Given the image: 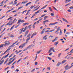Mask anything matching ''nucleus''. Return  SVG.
I'll return each instance as SVG.
<instances>
[{
    "instance_id": "1",
    "label": "nucleus",
    "mask_w": 73,
    "mask_h": 73,
    "mask_svg": "<svg viewBox=\"0 0 73 73\" xmlns=\"http://www.w3.org/2000/svg\"><path fill=\"white\" fill-rule=\"evenodd\" d=\"M46 6L47 5H46L45 6L43 7L42 8H41L40 9H39L38 11L35 12V14H37V13H39V12L42 9H44V8H45L46 7Z\"/></svg>"
},
{
    "instance_id": "2",
    "label": "nucleus",
    "mask_w": 73,
    "mask_h": 73,
    "mask_svg": "<svg viewBox=\"0 0 73 73\" xmlns=\"http://www.w3.org/2000/svg\"><path fill=\"white\" fill-rule=\"evenodd\" d=\"M5 44L4 46H7V45H9L11 44V42L9 41H5Z\"/></svg>"
},
{
    "instance_id": "3",
    "label": "nucleus",
    "mask_w": 73,
    "mask_h": 73,
    "mask_svg": "<svg viewBox=\"0 0 73 73\" xmlns=\"http://www.w3.org/2000/svg\"><path fill=\"white\" fill-rule=\"evenodd\" d=\"M64 68L65 70H68V69H69L70 68L68 66V65H66L64 67Z\"/></svg>"
},
{
    "instance_id": "4",
    "label": "nucleus",
    "mask_w": 73,
    "mask_h": 73,
    "mask_svg": "<svg viewBox=\"0 0 73 73\" xmlns=\"http://www.w3.org/2000/svg\"><path fill=\"white\" fill-rule=\"evenodd\" d=\"M47 36H48V35H46L42 37L43 40H44V39L45 40H46L47 38H48L47 37H46V38H45V37H47Z\"/></svg>"
},
{
    "instance_id": "5",
    "label": "nucleus",
    "mask_w": 73,
    "mask_h": 73,
    "mask_svg": "<svg viewBox=\"0 0 73 73\" xmlns=\"http://www.w3.org/2000/svg\"><path fill=\"white\" fill-rule=\"evenodd\" d=\"M60 27H59L58 28H57V31H55L54 32V33H57V32H58V31H60V30H61V29H60Z\"/></svg>"
},
{
    "instance_id": "6",
    "label": "nucleus",
    "mask_w": 73,
    "mask_h": 73,
    "mask_svg": "<svg viewBox=\"0 0 73 73\" xmlns=\"http://www.w3.org/2000/svg\"><path fill=\"white\" fill-rule=\"evenodd\" d=\"M11 48H8L7 49V50L4 52V53H3V54H5V53H7V52H8V51H9V50H11Z\"/></svg>"
},
{
    "instance_id": "7",
    "label": "nucleus",
    "mask_w": 73,
    "mask_h": 73,
    "mask_svg": "<svg viewBox=\"0 0 73 73\" xmlns=\"http://www.w3.org/2000/svg\"><path fill=\"white\" fill-rule=\"evenodd\" d=\"M11 48H8L7 49V50L4 52V53H3V54H5V53H7V52H8V51H9V50H11Z\"/></svg>"
},
{
    "instance_id": "8",
    "label": "nucleus",
    "mask_w": 73,
    "mask_h": 73,
    "mask_svg": "<svg viewBox=\"0 0 73 73\" xmlns=\"http://www.w3.org/2000/svg\"><path fill=\"white\" fill-rule=\"evenodd\" d=\"M54 49V47H52L49 50V52H48V53H50L51 52V50H53Z\"/></svg>"
},
{
    "instance_id": "9",
    "label": "nucleus",
    "mask_w": 73,
    "mask_h": 73,
    "mask_svg": "<svg viewBox=\"0 0 73 73\" xmlns=\"http://www.w3.org/2000/svg\"><path fill=\"white\" fill-rule=\"evenodd\" d=\"M32 45H33V44H31L29 46L27 47V49H30L31 48V47H33V46H32Z\"/></svg>"
},
{
    "instance_id": "10",
    "label": "nucleus",
    "mask_w": 73,
    "mask_h": 73,
    "mask_svg": "<svg viewBox=\"0 0 73 73\" xmlns=\"http://www.w3.org/2000/svg\"><path fill=\"white\" fill-rule=\"evenodd\" d=\"M29 32V31L28 30L27 31L25 32V36H27L28 35V32Z\"/></svg>"
},
{
    "instance_id": "11",
    "label": "nucleus",
    "mask_w": 73,
    "mask_h": 73,
    "mask_svg": "<svg viewBox=\"0 0 73 73\" xmlns=\"http://www.w3.org/2000/svg\"><path fill=\"white\" fill-rule=\"evenodd\" d=\"M14 46H15V44L13 43L12 44V45L9 46L8 48H12V47H14Z\"/></svg>"
},
{
    "instance_id": "12",
    "label": "nucleus",
    "mask_w": 73,
    "mask_h": 73,
    "mask_svg": "<svg viewBox=\"0 0 73 73\" xmlns=\"http://www.w3.org/2000/svg\"><path fill=\"white\" fill-rule=\"evenodd\" d=\"M62 19L63 20V21H65V22H66V23H69L68 21H67L66 20L64 19V18H62Z\"/></svg>"
},
{
    "instance_id": "13",
    "label": "nucleus",
    "mask_w": 73,
    "mask_h": 73,
    "mask_svg": "<svg viewBox=\"0 0 73 73\" xmlns=\"http://www.w3.org/2000/svg\"><path fill=\"white\" fill-rule=\"evenodd\" d=\"M31 38L30 37H29L26 40V43H28V41Z\"/></svg>"
},
{
    "instance_id": "14",
    "label": "nucleus",
    "mask_w": 73,
    "mask_h": 73,
    "mask_svg": "<svg viewBox=\"0 0 73 73\" xmlns=\"http://www.w3.org/2000/svg\"><path fill=\"white\" fill-rule=\"evenodd\" d=\"M61 64V63H60V62H58L57 64L56 65V66H59Z\"/></svg>"
},
{
    "instance_id": "15",
    "label": "nucleus",
    "mask_w": 73,
    "mask_h": 73,
    "mask_svg": "<svg viewBox=\"0 0 73 73\" xmlns=\"http://www.w3.org/2000/svg\"><path fill=\"white\" fill-rule=\"evenodd\" d=\"M58 44V42H55L54 44V45H55L56 46V45H57V44Z\"/></svg>"
},
{
    "instance_id": "16",
    "label": "nucleus",
    "mask_w": 73,
    "mask_h": 73,
    "mask_svg": "<svg viewBox=\"0 0 73 73\" xmlns=\"http://www.w3.org/2000/svg\"><path fill=\"white\" fill-rule=\"evenodd\" d=\"M62 31H61V30H60V32L59 33V35L61 36V35H62Z\"/></svg>"
},
{
    "instance_id": "17",
    "label": "nucleus",
    "mask_w": 73,
    "mask_h": 73,
    "mask_svg": "<svg viewBox=\"0 0 73 73\" xmlns=\"http://www.w3.org/2000/svg\"><path fill=\"white\" fill-rule=\"evenodd\" d=\"M21 19L18 20V22L17 23V24H19L20 23H21Z\"/></svg>"
},
{
    "instance_id": "18",
    "label": "nucleus",
    "mask_w": 73,
    "mask_h": 73,
    "mask_svg": "<svg viewBox=\"0 0 73 73\" xmlns=\"http://www.w3.org/2000/svg\"><path fill=\"white\" fill-rule=\"evenodd\" d=\"M32 25H29L28 27V28H29V29H31L32 28V27H31V26H32Z\"/></svg>"
},
{
    "instance_id": "19",
    "label": "nucleus",
    "mask_w": 73,
    "mask_h": 73,
    "mask_svg": "<svg viewBox=\"0 0 73 73\" xmlns=\"http://www.w3.org/2000/svg\"><path fill=\"white\" fill-rule=\"evenodd\" d=\"M31 4V2H29V3H27L26 4V5H25V6L27 7V6H28V5H29V4Z\"/></svg>"
},
{
    "instance_id": "20",
    "label": "nucleus",
    "mask_w": 73,
    "mask_h": 73,
    "mask_svg": "<svg viewBox=\"0 0 73 73\" xmlns=\"http://www.w3.org/2000/svg\"><path fill=\"white\" fill-rule=\"evenodd\" d=\"M49 21L48 20H45V21H44L43 22V23H47V22H48Z\"/></svg>"
},
{
    "instance_id": "21",
    "label": "nucleus",
    "mask_w": 73,
    "mask_h": 73,
    "mask_svg": "<svg viewBox=\"0 0 73 73\" xmlns=\"http://www.w3.org/2000/svg\"><path fill=\"white\" fill-rule=\"evenodd\" d=\"M26 44H27V43H26V42H25L23 44H21V45H22L24 47V46H25V45Z\"/></svg>"
},
{
    "instance_id": "22",
    "label": "nucleus",
    "mask_w": 73,
    "mask_h": 73,
    "mask_svg": "<svg viewBox=\"0 0 73 73\" xmlns=\"http://www.w3.org/2000/svg\"><path fill=\"white\" fill-rule=\"evenodd\" d=\"M48 16H45L44 17V20H46V19L48 18Z\"/></svg>"
},
{
    "instance_id": "23",
    "label": "nucleus",
    "mask_w": 73,
    "mask_h": 73,
    "mask_svg": "<svg viewBox=\"0 0 73 73\" xmlns=\"http://www.w3.org/2000/svg\"><path fill=\"white\" fill-rule=\"evenodd\" d=\"M49 10L50 11H51V12L53 11V10H52V8L50 7H49Z\"/></svg>"
},
{
    "instance_id": "24",
    "label": "nucleus",
    "mask_w": 73,
    "mask_h": 73,
    "mask_svg": "<svg viewBox=\"0 0 73 73\" xmlns=\"http://www.w3.org/2000/svg\"><path fill=\"white\" fill-rule=\"evenodd\" d=\"M15 27V25H13L11 28L10 29V31H11V29H13V27Z\"/></svg>"
},
{
    "instance_id": "25",
    "label": "nucleus",
    "mask_w": 73,
    "mask_h": 73,
    "mask_svg": "<svg viewBox=\"0 0 73 73\" xmlns=\"http://www.w3.org/2000/svg\"><path fill=\"white\" fill-rule=\"evenodd\" d=\"M11 23V21H9L8 23L6 24L5 25V26H6V25H10V24H9V23Z\"/></svg>"
},
{
    "instance_id": "26",
    "label": "nucleus",
    "mask_w": 73,
    "mask_h": 73,
    "mask_svg": "<svg viewBox=\"0 0 73 73\" xmlns=\"http://www.w3.org/2000/svg\"><path fill=\"white\" fill-rule=\"evenodd\" d=\"M41 50H40L39 51H38V52H37V53H38V54H39L40 52L41 51Z\"/></svg>"
},
{
    "instance_id": "27",
    "label": "nucleus",
    "mask_w": 73,
    "mask_h": 73,
    "mask_svg": "<svg viewBox=\"0 0 73 73\" xmlns=\"http://www.w3.org/2000/svg\"><path fill=\"white\" fill-rule=\"evenodd\" d=\"M23 8V6H21L19 7L18 8V9H20L21 8Z\"/></svg>"
},
{
    "instance_id": "28",
    "label": "nucleus",
    "mask_w": 73,
    "mask_h": 73,
    "mask_svg": "<svg viewBox=\"0 0 73 73\" xmlns=\"http://www.w3.org/2000/svg\"><path fill=\"white\" fill-rule=\"evenodd\" d=\"M27 24H29V23H26L23 24V26H24L25 25H26Z\"/></svg>"
},
{
    "instance_id": "29",
    "label": "nucleus",
    "mask_w": 73,
    "mask_h": 73,
    "mask_svg": "<svg viewBox=\"0 0 73 73\" xmlns=\"http://www.w3.org/2000/svg\"><path fill=\"white\" fill-rule=\"evenodd\" d=\"M23 37V35H22L21 36H19L18 37V38H19V39H20V38H21V37Z\"/></svg>"
},
{
    "instance_id": "30",
    "label": "nucleus",
    "mask_w": 73,
    "mask_h": 73,
    "mask_svg": "<svg viewBox=\"0 0 73 73\" xmlns=\"http://www.w3.org/2000/svg\"><path fill=\"white\" fill-rule=\"evenodd\" d=\"M27 10H26L25 11H23L22 12V14H24V12H27Z\"/></svg>"
},
{
    "instance_id": "31",
    "label": "nucleus",
    "mask_w": 73,
    "mask_h": 73,
    "mask_svg": "<svg viewBox=\"0 0 73 73\" xmlns=\"http://www.w3.org/2000/svg\"><path fill=\"white\" fill-rule=\"evenodd\" d=\"M40 6H39V7H38L37 9H36L35 10H34V11H36V10H37V9H38L39 8H40Z\"/></svg>"
},
{
    "instance_id": "32",
    "label": "nucleus",
    "mask_w": 73,
    "mask_h": 73,
    "mask_svg": "<svg viewBox=\"0 0 73 73\" xmlns=\"http://www.w3.org/2000/svg\"><path fill=\"white\" fill-rule=\"evenodd\" d=\"M35 69H35V68L33 69V70H31V72H34V71H35Z\"/></svg>"
},
{
    "instance_id": "33",
    "label": "nucleus",
    "mask_w": 73,
    "mask_h": 73,
    "mask_svg": "<svg viewBox=\"0 0 73 73\" xmlns=\"http://www.w3.org/2000/svg\"><path fill=\"white\" fill-rule=\"evenodd\" d=\"M15 22L14 21H13L11 23V24H10V25H9V26H11V25L12 24H13Z\"/></svg>"
},
{
    "instance_id": "34",
    "label": "nucleus",
    "mask_w": 73,
    "mask_h": 73,
    "mask_svg": "<svg viewBox=\"0 0 73 73\" xmlns=\"http://www.w3.org/2000/svg\"><path fill=\"white\" fill-rule=\"evenodd\" d=\"M21 47L22 48H23L24 47L23 46H22V45H21L19 47V48H20Z\"/></svg>"
},
{
    "instance_id": "35",
    "label": "nucleus",
    "mask_w": 73,
    "mask_h": 73,
    "mask_svg": "<svg viewBox=\"0 0 73 73\" xmlns=\"http://www.w3.org/2000/svg\"><path fill=\"white\" fill-rule=\"evenodd\" d=\"M14 4H13V5H15V4H17V2L16 1L15 3V2H14Z\"/></svg>"
},
{
    "instance_id": "36",
    "label": "nucleus",
    "mask_w": 73,
    "mask_h": 73,
    "mask_svg": "<svg viewBox=\"0 0 73 73\" xmlns=\"http://www.w3.org/2000/svg\"><path fill=\"white\" fill-rule=\"evenodd\" d=\"M22 59V58L20 59L18 61H17V63H18V62H20V61H21V60Z\"/></svg>"
},
{
    "instance_id": "37",
    "label": "nucleus",
    "mask_w": 73,
    "mask_h": 73,
    "mask_svg": "<svg viewBox=\"0 0 73 73\" xmlns=\"http://www.w3.org/2000/svg\"><path fill=\"white\" fill-rule=\"evenodd\" d=\"M22 59V58L20 59L18 61H17V63H18V62H20V61H21V60Z\"/></svg>"
},
{
    "instance_id": "38",
    "label": "nucleus",
    "mask_w": 73,
    "mask_h": 73,
    "mask_svg": "<svg viewBox=\"0 0 73 73\" xmlns=\"http://www.w3.org/2000/svg\"><path fill=\"white\" fill-rule=\"evenodd\" d=\"M54 25L53 23H51L49 24V26H50V25Z\"/></svg>"
},
{
    "instance_id": "39",
    "label": "nucleus",
    "mask_w": 73,
    "mask_h": 73,
    "mask_svg": "<svg viewBox=\"0 0 73 73\" xmlns=\"http://www.w3.org/2000/svg\"><path fill=\"white\" fill-rule=\"evenodd\" d=\"M25 20H23L21 21V23H24Z\"/></svg>"
},
{
    "instance_id": "40",
    "label": "nucleus",
    "mask_w": 73,
    "mask_h": 73,
    "mask_svg": "<svg viewBox=\"0 0 73 73\" xmlns=\"http://www.w3.org/2000/svg\"><path fill=\"white\" fill-rule=\"evenodd\" d=\"M5 1L4 0L3 1H2L1 2V4H3V3H4V2Z\"/></svg>"
},
{
    "instance_id": "41",
    "label": "nucleus",
    "mask_w": 73,
    "mask_h": 73,
    "mask_svg": "<svg viewBox=\"0 0 73 73\" xmlns=\"http://www.w3.org/2000/svg\"><path fill=\"white\" fill-rule=\"evenodd\" d=\"M66 60H63V61H62V63H65V62H66Z\"/></svg>"
},
{
    "instance_id": "42",
    "label": "nucleus",
    "mask_w": 73,
    "mask_h": 73,
    "mask_svg": "<svg viewBox=\"0 0 73 73\" xmlns=\"http://www.w3.org/2000/svg\"><path fill=\"white\" fill-rule=\"evenodd\" d=\"M46 15V14H45L44 15H42L41 16V17L42 18V17H44Z\"/></svg>"
},
{
    "instance_id": "43",
    "label": "nucleus",
    "mask_w": 73,
    "mask_h": 73,
    "mask_svg": "<svg viewBox=\"0 0 73 73\" xmlns=\"http://www.w3.org/2000/svg\"><path fill=\"white\" fill-rule=\"evenodd\" d=\"M70 32H68L66 33V35H69V34H70Z\"/></svg>"
},
{
    "instance_id": "44",
    "label": "nucleus",
    "mask_w": 73,
    "mask_h": 73,
    "mask_svg": "<svg viewBox=\"0 0 73 73\" xmlns=\"http://www.w3.org/2000/svg\"><path fill=\"white\" fill-rule=\"evenodd\" d=\"M56 40H57L56 39H54L52 41V42H54V41H56Z\"/></svg>"
},
{
    "instance_id": "45",
    "label": "nucleus",
    "mask_w": 73,
    "mask_h": 73,
    "mask_svg": "<svg viewBox=\"0 0 73 73\" xmlns=\"http://www.w3.org/2000/svg\"><path fill=\"white\" fill-rule=\"evenodd\" d=\"M73 49H72V50H71L70 51V53H73Z\"/></svg>"
},
{
    "instance_id": "46",
    "label": "nucleus",
    "mask_w": 73,
    "mask_h": 73,
    "mask_svg": "<svg viewBox=\"0 0 73 73\" xmlns=\"http://www.w3.org/2000/svg\"><path fill=\"white\" fill-rule=\"evenodd\" d=\"M41 34H43V33H44V32L43 31H42L40 33Z\"/></svg>"
},
{
    "instance_id": "47",
    "label": "nucleus",
    "mask_w": 73,
    "mask_h": 73,
    "mask_svg": "<svg viewBox=\"0 0 73 73\" xmlns=\"http://www.w3.org/2000/svg\"><path fill=\"white\" fill-rule=\"evenodd\" d=\"M61 53H60L59 54H58V57L60 58V56H61Z\"/></svg>"
},
{
    "instance_id": "48",
    "label": "nucleus",
    "mask_w": 73,
    "mask_h": 73,
    "mask_svg": "<svg viewBox=\"0 0 73 73\" xmlns=\"http://www.w3.org/2000/svg\"><path fill=\"white\" fill-rule=\"evenodd\" d=\"M48 59H49V60H52V58L49 57H48Z\"/></svg>"
},
{
    "instance_id": "49",
    "label": "nucleus",
    "mask_w": 73,
    "mask_h": 73,
    "mask_svg": "<svg viewBox=\"0 0 73 73\" xmlns=\"http://www.w3.org/2000/svg\"><path fill=\"white\" fill-rule=\"evenodd\" d=\"M54 31V29H53L52 30H51L49 32H53V31Z\"/></svg>"
},
{
    "instance_id": "50",
    "label": "nucleus",
    "mask_w": 73,
    "mask_h": 73,
    "mask_svg": "<svg viewBox=\"0 0 73 73\" xmlns=\"http://www.w3.org/2000/svg\"><path fill=\"white\" fill-rule=\"evenodd\" d=\"M47 69H48V70H50V67H48L47 68Z\"/></svg>"
},
{
    "instance_id": "51",
    "label": "nucleus",
    "mask_w": 73,
    "mask_h": 73,
    "mask_svg": "<svg viewBox=\"0 0 73 73\" xmlns=\"http://www.w3.org/2000/svg\"><path fill=\"white\" fill-rule=\"evenodd\" d=\"M58 23V22H55L54 23H53V25H55L56 24H57V23Z\"/></svg>"
},
{
    "instance_id": "52",
    "label": "nucleus",
    "mask_w": 73,
    "mask_h": 73,
    "mask_svg": "<svg viewBox=\"0 0 73 73\" xmlns=\"http://www.w3.org/2000/svg\"><path fill=\"white\" fill-rule=\"evenodd\" d=\"M19 25H20V24H19V25H17L15 27V28H16L18 27V26H19Z\"/></svg>"
},
{
    "instance_id": "53",
    "label": "nucleus",
    "mask_w": 73,
    "mask_h": 73,
    "mask_svg": "<svg viewBox=\"0 0 73 73\" xmlns=\"http://www.w3.org/2000/svg\"><path fill=\"white\" fill-rule=\"evenodd\" d=\"M67 11L69 12H71V10L70 9L68 10Z\"/></svg>"
},
{
    "instance_id": "54",
    "label": "nucleus",
    "mask_w": 73,
    "mask_h": 73,
    "mask_svg": "<svg viewBox=\"0 0 73 73\" xmlns=\"http://www.w3.org/2000/svg\"><path fill=\"white\" fill-rule=\"evenodd\" d=\"M29 36H31V34H30L27 35V37H29Z\"/></svg>"
},
{
    "instance_id": "55",
    "label": "nucleus",
    "mask_w": 73,
    "mask_h": 73,
    "mask_svg": "<svg viewBox=\"0 0 73 73\" xmlns=\"http://www.w3.org/2000/svg\"><path fill=\"white\" fill-rule=\"evenodd\" d=\"M69 8H70V9H73V6L70 7H69Z\"/></svg>"
},
{
    "instance_id": "56",
    "label": "nucleus",
    "mask_w": 73,
    "mask_h": 73,
    "mask_svg": "<svg viewBox=\"0 0 73 73\" xmlns=\"http://www.w3.org/2000/svg\"><path fill=\"white\" fill-rule=\"evenodd\" d=\"M19 70H18V69H16V70H15V71H16V72H19Z\"/></svg>"
},
{
    "instance_id": "57",
    "label": "nucleus",
    "mask_w": 73,
    "mask_h": 73,
    "mask_svg": "<svg viewBox=\"0 0 73 73\" xmlns=\"http://www.w3.org/2000/svg\"><path fill=\"white\" fill-rule=\"evenodd\" d=\"M34 36H35L37 35V33H34L33 34Z\"/></svg>"
},
{
    "instance_id": "58",
    "label": "nucleus",
    "mask_w": 73,
    "mask_h": 73,
    "mask_svg": "<svg viewBox=\"0 0 73 73\" xmlns=\"http://www.w3.org/2000/svg\"><path fill=\"white\" fill-rule=\"evenodd\" d=\"M12 17H10L7 19V20H10V19H12Z\"/></svg>"
},
{
    "instance_id": "59",
    "label": "nucleus",
    "mask_w": 73,
    "mask_h": 73,
    "mask_svg": "<svg viewBox=\"0 0 73 73\" xmlns=\"http://www.w3.org/2000/svg\"><path fill=\"white\" fill-rule=\"evenodd\" d=\"M27 49H28L27 48H25L23 50V51H25V50H27Z\"/></svg>"
},
{
    "instance_id": "60",
    "label": "nucleus",
    "mask_w": 73,
    "mask_h": 73,
    "mask_svg": "<svg viewBox=\"0 0 73 73\" xmlns=\"http://www.w3.org/2000/svg\"><path fill=\"white\" fill-rule=\"evenodd\" d=\"M51 16H54V13H51Z\"/></svg>"
},
{
    "instance_id": "61",
    "label": "nucleus",
    "mask_w": 73,
    "mask_h": 73,
    "mask_svg": "<svg viewBox=\"0 0 73 73\" xmlns=\"http://www.w3.org/2000/svg\"><path fill=\"white\" fill-rule=\"evenodd\" d=\"M13 3V1H12L10 3V4H12Z\"/></svg>"
},
{
    "instance_id": "62",
    "label": "nucleus",
    "mask_w": 73,
    "mask_h": 73,
    "mask_svg": "<svg viewBox=\"0 0 73 73\" xmlns=\"http://www.w3.org/2000/svg\"><path fill=\"white\" fill-rule=\"evenodd\" d=\"M3 45H0V48L3 47Z\"/></svg>"
},
{
    "instance_id": "63",
    "label": "nucleus",
    "mask_w": 73,
    "mask_h": 73,
    "mask_svg": "<svg viewBox=\"0 0 73 73\" xmlns=\"http://www.w3.org/2000/svg\"><path fill=\"white\" fill-rule=\"evenodd\" d=\"M37 64H38V63L37 62H35V65H37Z\"/></svg>"
},
{
    "instance_id": "64",
    "label": "nucleus",
    "mask_w": 73,
    "mask_h": 73,
    "mask_svg": "<svg viewBox=\"0 0 73 73\" xmlns=\"http://www.w3.org/2000/svg\"><path fill=\"white\" fill-rule=\"evenodd\" d=\"M3 61L2 62H0V65H1L2 64H3Z\"/></svg>"
}]
</instances>
